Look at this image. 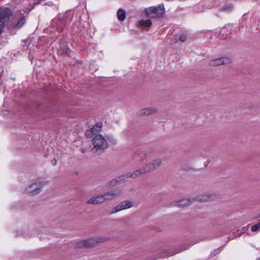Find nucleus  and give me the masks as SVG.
<instances>
[{
	"label": "nucleus",
	"mask_w": 260,
	"mask_h": 260,
	"mask_svg": "<svg viewBox=\"0 0 260 260\" xmlns=\"http://www.w3.org/2000/svg\"><path fill=\"white\" fill-rule=\"evenodd\" d=\"M242 230H243V233L245 232V228H243V229H242Z\"/></svg>",
	"instance_id": "29"
},
{
	"label": "nucleus",
	"mask_w": 260,
	"mask_h": 260,
	"mask_svg": "<svg viewBox=\"0 0 260 260\" xmlns=\"http://www.w3.org/2000/svg\"><path fill=\"white\" fill-rule=\"evenodd\" d=\"M146 15L150 18L160 17L164 13L165 8L163 5H159L155 7H150L145 9Z\"/></svg>",
	"instance_id": "3"
},
{
	"label": "nucleus",
	"mask_w": 260,
	"mask_h": 260,
	"mask_svg": "<svg viewBox=\"0 0 260 260\" xmlns=\"http://www.w3.org/2000/svg\"><path fill=\"white\" fill-rule=\"evenodd\" d=\"M46 183V182L44 181H36L26 188L25 191L30 194L31 196L37 195L41 191L42 187L45 185Z\"/></svg>",
	"instance_id": "5"
},
{
	"label": "nucleus",
	"mask_w": 260,
	"mask_h": 260,
	"mask_svg": "<svg viewBox=\"0 0 260 260\" xmlns=\"http://www.w3.org/2000/svg\"><path fill=\"white\" fill-rule=\"evenodd\" d=\"M25 23V16L22 15L18 21V22L15 25V28H20L22 27Z\"/></svg>",
	"instance_id": "18"
},
{
	"label": "nucleus",
	"mask_w": 260,
	"mask_h": 260,
	"mask_svg": "<svg viewBox=\"0 0 260 260\" xmlns=\"http://www.w3.org/2000/svg\"><path fill=\"white\" fill-rule=\"evenodd\" d=\"M0 81H1V80H0Z\"/></svg>",
	"instance_id": "30"
},
{
	"label": "nucleus",
	"mask_w": 260,
	"mask_h": 260,
	"mask_svg": "<svg viewBox=\"0 0 260 260\" xmlns=\"http://www.w3.org/2000/svg\"><path fill=\"white\" fill-rule=\"evenodd\" d=\"M0 81H1V80H0Z\"/></svg>",
	"instance_id": "31"
},
{
	"label": "nucleus",
	"mask_w": 260,
	"mask_h": 260,
	"mask_svg": "<svg viewBox=\"0 0 260 260\" xmlns=\"http://www.w3.org/2000/svg\"><path fill=\"white\" fill-rule=\"evenodd\" d=\"M102 127V123L99 122L94 125L90 130H87L85 132V135L88 138H92L94 135L97 134L101 131Z\"/></svg>",
	"instance_id": "9"
},
{
	"label": "nucleus",
	"mask_w": 260,
	"mask_h": 260,
	"mask_svg": "<svg viewBox=\"0 0 260 260\" xmlns=\"http://www.w3.org/2000/svg\"><path fill=\"white\" fill-rule=\"evenodd\" d=\"M156 109L154 108H147L142 109L140 111V115L142 116L149 115L155 113L156 112Z\"/></svg>",
	"instance_id": "16"
},
{
	"label": "nucleus",
	"mask_w": 260,
	"mask_h": 260,
	"mask_svg": "<svg viewBox=\"0 0 260 260\" xmlns=\"http://www.w3.org/2000/svg\"><path fill=\"white\" fill-rule=\"evenodd\" d=\"M139 24L143 27H150L152 25V21L150 19L141 20L139 22Z\"/></svg>",
	"instance_id": "19"
},
{
	"label": "nucleus",
	"mask_w": 260,
	"mask_h": 260,
	"mask_svg": "<svg viewBox=\"0 0 260 260\" xmlns=\"http://www.w3.org/2000/svg\"><path fill=\"white\" fill-rule=\"evenodd\" d=\"M259 229H260V222L252 225L251 227V231L254 232H257Z\"/></svg>",
	"instance_id": "23"
},
{
	"label": "nucleus",
	"mask_w": 260,
	"mask_h": 260,
	"mask_svg": "<svg viewBox=\"0 0 260 260\" xmlns=\"http://www.w3.org/2000/svg\"><path fill=\"white\" fill-rule=\"evenodd\" d=\"M186 38H187L186 35L182 34L179 36V40L181 42H183L186 41Z\"/></svg>",
	"instance_id": "24"
},
{
	"label": "nucleus",
	"mask_w": 260,
	"mask_h": 260,
	"mask_svg": "<svg viewBox=\"0 0 260 260\" xmlns=\"http://www.w3.org/2000/svg\"><path fill=\"white\" fill-rule=\"evenodd\" d=\"M212 200V196L210 194L196 197L194 198H185L176 202L175 206L177 207H184L189 206L194 201H209Z\"/></svg>",
	"instance_id": "2"
},
{
	"label": "nucleus",
	"mask_w": 260,
	"mask_h": 260,
	"mask_svg": "<svg viewBox=\"0 0 260 260\" xmlns=\"http://www.w3.org/2000/svg\"><path fill=\"white\" fill-rule=\"evenodd\" d=\"M119 184V182L117 179V178L113 179L110 181L107 182L106 184V186L108 187L110 186H115Z\"/></svg>",
	"instance_id": "20"
},
{
	"label": "nucleus",
	"mask_w": 260,
	"mask_h": 260,
	"mask_svg": "<svg viewBox=\"0 0 260 260\" xmlns=\"http://www.w3.org/2000/svg\"><path fill=\"white\" fill-rule=\"evenodd\" d=\"M56 22L57 29L58 31H62L66 25V17L64 15L59 16V17L54 21Z\"/></svg>",
	"instance_id": "12"
},
{
	"label": "nucleus",
	"mask_w": 260,
	"mask_h": 260,
	"mask_svg": "<svg viewBox=\"0 0 260 260\" xmlns=\"http://www.w3.org/2000/svg\"><path fill=\"white\" fill-rule=\"evenodd\" d=\"M133 205V202L129 200L122 201L112 208L111 211V213L113 214L120 211L130 208L132 207Z\"/></svg>",
	"instance_id": "6"
},
{
	"label": "nucleus",
	"mask_w": 260,
	"mask_h": 260,
	"mask_svg": "<svg viewBox=\"0 0 260 260\" xmlns=\"http://www.w3.org/2000/svg\"><path fill=\"white\" fill-rule=\"evenodd\" d=\"M80 151H81V152L83 153H85L86 152V150L84 148H80Z\"/></svg>",
	"instance_id": "28"
},
{
	"label": "nucleus",
	"mask_w": 260,
	"mask_h": 260,
	"mask_svg": "<svg viewBox=\"0 0 260 260\" xmlns=\"http://www.w3.org/2000/svg\"><path fill=\"white\" fill-rule=\"evenodd\" d=\"M127 176L128 173H127L125 175H121L118 177L117 179L119 182V184L125 182L127 181V179L129 178V177H128Z\"/></svg>",
	"instance_id": "21"
},
{
	"label": "nucleus",
	"mask_w": 260,
	"mask_h": 260,
	"mask_svg": "<svg viewBox=\"0 0 260 260\" xmlns=\"http://www.w3.org/2000/svg\"><path fill=\"white\" fill-rule=\"evenodd\" d=\"M93 147L92 148L93 152L101 154L108 147L107 140L101 135H98L92 139Z\"/></svg>",
	"instance_id": "1"
},
{
	"label": "nucleus",
	"mask_w": 260,
	"mask_h": 260,
	"mask_svg": "<svg viewBox=\"0 0 260 260\" xmlns=\"http://www.w3.org/2000/svg\"><path fill=\"white\" fill-rule=\"evenodd\" d=\"M117 18L119 21H123L125 18V12L122 9H119L117 12Z\"/></svg>",
	"instance_id": "17"
},
{
	"label": "nucleus",
	"mask_w": 260,
	"mask_h": 260,
	"mask_svg": "<svg viewBox=\"0 0 260 260\" xmlns=\"http://www.w3.org/2000/svg\"><path fill=\"white\" fill-rule=\"evenodd\" d=\"M11 10L7 8H0V21L1 23L3 22L4 24L5 22L9 19L11 15Z\"/></svg>",
	"instance_id": "10"
},
{
	"label": "nucleus",
	"mask_w": 260,
	"mask_h": 260,
	"mask_svg": "<svg viewBox=\"0 0 260 260\" xmlns=\"http://www.w3.org/2000/svg\"><path fill=\"white\" fill-rule=\"evenodd\" d=\"M149 151L146 149H141L138 150L135 154L134 157L137 156L139 158L140 161L145 159L146 156L149 154Z\"/></svg>",
	"instance_id": "15"
},
{
	"label": "nucleus",
	"mask_w": 260,
	"mask_h": 260,
	"mask_svg": "<svg viewBox=\"0 0 260 260\" xmlns=\"http://www.w3.org/2000/svg\"><path fill=\"white\" fill-rule=\"evenodd\" d=\"M51 164L53 166H55L57 164V160L55 158H53L51 160Z\"/></svg>",
	"instance_id": "26"
},
{
	"label": "nucleus",
	"mask_w": 260,
	"mask_h": 260,
	"mask_svg": "<svg viewBox=\"0 0 260 260\" xmlns=\"http://www.w3.org/2000/svg\"><path fill=\"white\" fill-rule=\"evenodd\" d=\"M175 253H172V254H170L168 252H167L166 254H165L164 255H163L161 257H168V256H171V255H174Z\"/></svg>",
	"instance_id": "25"
},
{
	"label": "nucleus",
	"mask_w": 260,
	"mask_h": 260,
	"mask_svg": "<svg viewBox=\"0 0 260 260\" xmlns=\"http://www.w3.org/2000/svg\"><path fill=\"white\" fill-rule=\"evenodd\" d=\"M108 240V238L98 237L91 238L80 241L76 244V247L79 248L89 247L93 246L96 243L104 242Z\"/></svg>",
	"instance_id": "4"
},
{
	"label": "nucleus",
	"mask_w": 260,
	"mask_h": 260,
	"mask_svg": "<svg viewBox=\"0 0 260 260\" xmlns=\"http://www.w3.org/2000/svg\"><path fill=\"white\" fill-rule=\"evenodd\" d=\"M145 174H147V172L143 167V168L135 170L133 173L130 172H128L127 176L129 177V178L135 179Z\"/></svg>",
	"instance_id": "13"
},
{
	"label": "nucleus",
	"mask_w": 260,
	"mask_h": 260,
	"mask_svg": "<svg viewBox=\"0 0 260 260\" xmlns=\"http://www.w3.org/2000/svg\"><path fill=\"white\" fill-rule=\"evenodd\" d=\"M233 6L231 4H226L223 7L220 8V10L225 12H231L233 9Z\"/></svg>",
	"instance_id": "22"
},
{
	"label": "nucleus",
	"mask_w": 260,
	"mask_h": 260,
	"mask_svg": "<svg viewBox=\"0 0 260 260\" xmlns=\"http://www.w3.org/2000/svg\"><path fill=\"white\" fill-rule=\"evenodd\" d=\"M104 203V200L101 194L96 196L89 199L87 203L88 204H99Z\"/></svg>",
	"instance_id": "14"
},
{
	"label": "nucleus",
	"mask_w": 260,
	"mask_h": 260,
	"mask_svg": "<svg viewBox=\"0 0 260 260\" xmlns=\"http://www.w3.org/2000/svg\"><path fill=\"white\" fill-rule=\"evenodd\" d=\"M219 253V250L218 249H216L215 250L213 253H212V254H213L214 256H215L216 254H217L218 253Z\"/></svg>",
	"instance_id": "27"
},
{
	"label": "nucleus",
	"mask_w": 260,
	"mask_h": 260,
	"mask_svg": "<svg viewBox=\"0 0 260 260\" xmlns=\"http://www.w3.org/2000/svg\"><path fill=\"white\" fill-rule=\"evenodd\" d=\"M162 164V159L160 158H157L152 160L144 166L147 173L155 170L159 167Z\"/></svg>",
	"instance_id": "7"
},
{
	"label": "nucleus",
	"mask_w": 260,
	"mask_h": 260,
	"mask_svg": "<svg viewBox=\"0 0 260 260\" xmlns=\"http://www.w3.org/2000/svg\"><path fill=\"white\" fill-rule=\"evenodd\" d=\"M232 62V59L227 57H222L216 59L211 60L209 62L211 66L216 67L221 65L228 64Z\"/></svg>",
	"instance_id": "8"
},
{
	"label": "nucleus",
	"mask_w": 260,
	"mask_h": 260,
	"mask_svg": "<svg viewBox=\"0 0 260 260\" xmlns=\"http://www.w3.org/2000/svg\"><path fill=\"white\" fill-rule=\"evenodd\" d=\"M120 190H112L101 194L103 198L104 202L107 200H112L115 197L118 196L120 194Z\"/></svg>",
	"instance_id": "11"
}]
</instances>
